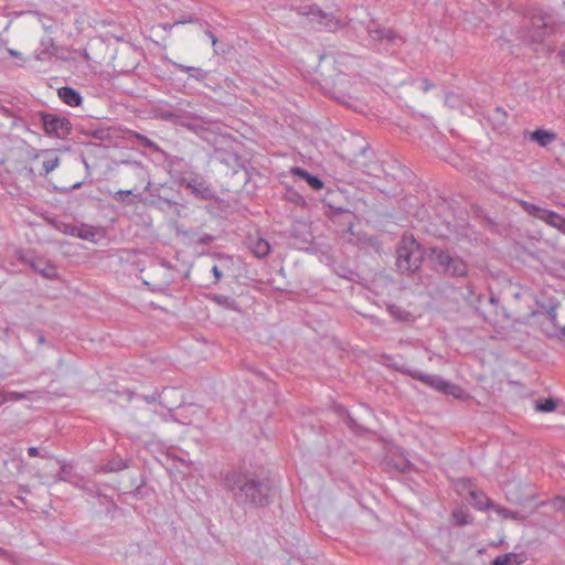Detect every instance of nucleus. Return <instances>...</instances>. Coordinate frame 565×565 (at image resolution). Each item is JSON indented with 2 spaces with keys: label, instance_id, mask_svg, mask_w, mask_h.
Instances as JSON below:
<instances>
[{
  "label": "nucleus",
  "instance_id": "1",
  "mask_svg": "<svg viewBox=\"0 0 565 565\" xmlns=\"http://www.w3.org/2000/svg\"><path fill=\"white\" fill-rule=\"evenodd\" d=\"M264 478L263 480H266ZM248 471H232L225 477V484L233 492L234 499L253 507H265L270 501V487Z\"/></svg>",
  "mask_w": 565,
  "mask_h": 565
},
{
  "label": "nucleus",
  "instance_id": "2",
  "mask_svg": "<svg viewBox=\"0 0 565 565\" xmlns=\"http://www.w3.org/2000/svg\"><path fill=\"white\" fill-rule=\"evenodd\" d=\"M425 252L417 241L405 235L396 247V267L401 273H415L422 266Z\"/></svg>",
  "mask_w": 565,
  "mask_h": 565
},
{
  "label": "nucleus",
  "instance_id": "3",
  "mask_svg": "<svg viewBox=\"0 0 565 565\" xmlns=\"http://www.w3.org/2000/svg\"><path fill=\"white\" fill-rule=\"evenodd\" d=\"M427 257L447 275L462 277L468 271V266L462 258L452 256L443 248L431 247Z\"/></svg>",
  "mask_w": 565,
  "mask_h": 565
},
{
  "label": "nucleus",
  "instance_id": "4",
  "mask_svg": "<svg viewBox=\"0 0 565 565\" xmlns=\"http://www.w3.org/2000/svg\"><path fill=\"white\" fill-rule=\"evenodd\" d=\"M60 164L56 152L52 149H44L33 152L28 158V167L32 174L44 177L52 172Z\"/></svg>",
  "mask_w": 565,
  "mask_h": 565
},
{
  "label": "nucleus",
  "instance_id": "5",
  "mask_svg": "<svg viewBox=\"0 0 565 565\" xmlns=\"http://www.w3.org/2000/svg\"><path fill=\"white\" fill-rule=\"evenodd\" d=\"M43 126L47 135L57 138H64L66 135H68L71 129V125L67 119L52 115L43 116Z\"/></svg>",
  "mask_w": 565,
  "mask_h": 565
},
{
  "label": "nucleus",
  "instance_id": "6",
  "mask_svg": "<svg viewBox=\"0 0 565 565\" xmlns=\"http://www.w3.org/2000/svg\"><path fill=\"white\" fill-rule=\"evenodd\" d=\"M522 205L529 214L546 222L547 224H550L552 226L562 227L564 224V220L555 212L541 209L539 206H535V205L526 203V202H523Z\"/></svg>",
  "mask_w": 565,
  "mask_h": 565
},
{
  "label": "nucleus",
  "instance_id": "7",
  "mask_svg": "<svg viewBox=\"0 0 565 565\" xmlns=\"http://www.w3.org/2000/svg\"><path fill=\"white\" fill-rule=\"evenodd\" d=\"M449 521L452 526H466L473 522V516L467 507H458L451 512Z\"/></svg>",
  "mask_w": 565,
  "mask_h": 565
},
{
  "label": "nucleus",
  "instance_id": "8",
  "mask_svg": "<svg viewBox=\"0 0 565 565\" xmlns=\"http://www.w3.org/2000/svg\"><path fill=\"white\" fill-rule=\"evenodd\" d=\"M186 188L191 190L193 194L201 199H209L212 196V190L210 185L200 178H193L186 182Z\"/></svg>",
  "mask_w": 565,
  "mask_h": 565
},
{
  "label": "nucleus",
  "instance_id": "9",
  "mask_svg": "<svg viewBox=\"0 0 565 565\" xmlns=\"http://www.w3.org/2000/svg\"><path fill=\"white\" fill-rule=\"evenodd\" d=\"M58 97L68 106L77 107L82 104L83 98L78 92L71 87H61L57 92Z\"/></svg>",
  "mask_w": 565,
  "mask_h": 565
},
{
  "label": "nucleus",
  "instance_id": "10",
  "mask_svg": "<svg viewBox=\"0 0 565 565\" xmlns=\"http://www.w3.org/2000/svg\"><path fill=\"white\" fill-rule=\"evenodd\" d=\"M525 559L526 556L524 553H508L497 556L492 565H521Z\"/></svg>",
  "mask_w": 565,
  "mask_h": 565
},
{
  "label": "nucleus",
  "instance_id": "11",
  "mask_svg": "<svg viewBox=\"0 0 565 565\" xmlns=\"http://www.w3.org/2000/svg\"><path fill=\"white\" fill-rule=\"evenodd\" d=\"M414 379H417L418 381L423 382L424 384L435 388L436 391L443 392L445 391V387L448 382L444 381L439 376L435 375H425L420 373L413 374Z\"/></svg>",
  "mask_w": 565,
  "mask_h": 565
},
{
  "label": "nucleus",
  "instance_id": "12",
  "mask_svg": "<svg viewBox=\"0 0 565 565\" xmlns=\"http://www.w3.org/2000/svg\"><path fill=\"white\" fill-rule=\"evenodd\" d=\"M291 173L294 175H297V177L306 180L307 183L315 190H321L323 188V182L319 178L311 175L310 173H308L306 170H303L301 168H298V167L292 168Z\"/></svg>",
  "mask_w": 565,
  "mask_h": 565
},
{
  "label": "nucleus",
  "instance_id": "13",
  "mask_svg": "<svg viewBox=\"0 0 565 565\" xmlns=\"http://www.w3.org/2000/svg\"><path fill=\"white\" fill-rule=\"evenodd\" d=\"M470 497L473 500V507L478 510L493 509L494 507V503L482 492L471 490Z\"/></svg>",
  "mask_w": 565,
  "mask_h": 565
},
{
  "label": "nucleus",
  "instance_id": "14",
  "mask_svg": "<svg viewBox=\"0 0 565 565\" xmlns=\"http://www.w3.org/2000/svg\"><path fill=\"white\" fill-rule=\"evenodd\" d=\"M249 244H250V249L254 253V255L259 258L267 256L270 250L269 243L266 239L260 238V237H257V238L250 241Z\"/></svg>",
  "mask_w": 565,
  "mask_h": 565
},
{
  "label": "nucleus",
  "instance_id": "15",
  "mask_svg": "<svg viewBox=\"0 0 565 565\" xmlns=\"http://www.w3.org/2000/svg\"><path fill=\"white\" fill-rule=\"evenodd\" d=\"M555 135L547 130L537 129L531 132V139L536 141L540 146L545 147L555 140Z\"/></svg>",
  "mask_w": 565,
  "mask_h": 565
},
{
  "label": "nucleus",
  "instance_id": "16",
  "mask_svg": "<svg viewBox=\"0 0 565 565\" xmlns=\"http://www.w3.org/2000/svg\"><path fill=\"white\" fill-rule=\"evenodd\" d=\"M557 402L553 398L539 399L534 402V411L536 413H551L555 411Z\"/></svg>",
  "mask_w": 565,
  "mask_h": 565
},
{
  "label": "nucleus",
  "instance_id": "17",
  "mask_svg": "<svg viewBox=\"0 0 565 565\" xmlns=\"http://www.w3.org/2000/svg\"><path fill=\"white\" fill-rule=\"evenodd\" d=\"M36 270H39L45 278L54 279L57 277V268L52 264H43L38 263L35 265Z\"/></svg>",
  "mask_w": 565,
  "mask_h": 565
},
{
  "label": "nucleus",
  "instance_id": "18",
  "mask_svg": "<svg viewBox=\"0 0 565 565\" xmlns=\"http://www.w3.org/2000/svg\"><path fill=\"white\" fill-rule=\"evenodd\" d=\"M214 265L218 266V268L225 274H228L234 268V259L233 257L227 255H218L217 263H215Z\"/></svg>",
  "mask_w": 565,
  "mask_h": 565
},
{
  "label": "nucleus",
  "instance_id": "19",
  "mask_svg": "<svg viewBox=\"0 0 565 565\" xmlns=\"http://www.w3.org/2000/svg\"><path fill=\"white\" fill-rule=\"evenodd\" d=\"M493 510L502 520L511 519V520L522 521L524 519L518 512L510 511L505 508H502V507H499L495 504L493 507Z\"/></svg>",
  "mask_w": 565,
  "mask_h": 565
},
{
  "label": "nucleus",
  "instance_id": "20",
  "mask_svg": "<svg viewBox=\"0 0 565 565\" xmlns=\"http://www.w3.org/2000/svg\"><path fill=\"white\" fill-rule=\"evenodd\" d=\"M444 393L447 395H451L458 399H463L468 396V394L465 392L463 388H461L460 386H458L456 384H451V383H447Z\"/></svg>",
  "mask_w": 565,
  "mask_h": 565
},
{
  "label": "nucleus",
  "instance_id": "21",
  "mask_svg": "<svg viewBox=\"0 0 565 565\" xmlns=\"http://www.w3.org/2000/svg\"><path fill=\"white\" fill-rule=\"evenodd\" d=\"M127 465L124 460L121 459H118V460H114V461H110L106 465V468L105 470L106 471H119L124 468H126Z\"/></svg>",
  "mask_w": 565,
  "mask_h": 565
},
{
  "label": "nucleus",
  "instance_id": "22",
  "mask_svg": "<svg viewBox=\"0 0 565 565\" xmlns=\"http://www.w3.org/2000/svg\"><path fill=\"white\" fill-rule=\"evenodd\" d=\"M411 462L403 455L394 462V467L399 471H406L411 469Z\"/></svg>",
  "mask_w": 565,
  "mask_h": 565
},
{
  "label": "nucleus",
  "instance_id": "23",
  "mask_svg": "<svg viewBox=\"0 0 565 565\" xmlns=\"http://www.w3.org/2000/svg\"><path fill=\"white\" fill-rule=\"evenodd\" d=\"M77 236L83 238V239L94 241L95 233L92 230L82 228V230L78 231Z\"/></svg>",
  "mask_w": 565,
  "mask_h": 565
},
{
  "label": "nucleus",
  "instance_id": "24",
  "mask_svg": "<svg viewBox=\"0 0 565 565\" xmlns=\"http://www.w3.org/2000/svg\"><path fill=\"white\" fill-rule=\"evenodd\" d=\"M212 273H213V275H214V282L220 281V279H221L224 275H226V274H225L224 271H222V270L218 268V266H216V265H213V266H212Z\"/></svg>",
  "mask_w": 565,
  "mask_h": 565
},
{
  "label": "nucleus",
  "instance_id": "25",
  "mask_svg": "<svg viewBox=\"0 0 565 565\" xmlns=\"http://www.w3.org/2000/svg\"><path fill=\"white\" fill-rule=\"evenodd\" d=\"M132 135L137 139H139L145 146H147V147H154V143L150 139H148L147 137H145V136L138 134V132H132Z\"/></svg>",
  "mask_w": 565,
  "mask_h": 565
},
{
  "label": "nucleus",
  "instance_id": "26",
  "mask_svg": "<svg viewBox=\"0 0 565 565\" xmlns=\"http://www.w3.org/2000/svg\"><path fill=\"white\" fill-rule=\"evenodd\" d=\"M319 17H320V23L324 24L327 28H331L332 26V21L330 19H328V17L326 14H322L321 12H319Z\"/></svg>",
  "mask_w": 565,
  "mask_h": 565
},
{
  "label": "nucleus",
  "instance_id": "27",
  "mask_svg": "<svg viewBox=\"0 0 565 565\" xmlns=\"http://www.w3.org/2000/svg\"><path fill=\"white\" fill-rule=\"evenodd\" d=\"M553 507L556 509H565V500L562 498H556L553 501Z\"/></svg>",
  "mask_w": 565,
  "mask_h": 565
},
{
  "label": "nucleus",
  "instance_id": "28",
  "mask_svg": "<svg viewBox=\"0 0 565 565\" xmlns=\"http://www.w3.org/2000/svg\"><path fill=\"white\" fill-rule=\"evenodd\" d=\"M28 454H29L30 457H36V456L40 455V450H39L38 447H30L28 449Z\"/></svg>",
  "mask_w": 565,
  "mask_h": 565
},
{
  "label": "nucleus",
  "instance_id": "29",
  "mask_svg": "<svg viewBox=\"0 0 565 565\" xmlns=\"http://www.w3.org/2000/svg\"><path fill=\"white\" fill-rule=\"evenodd\" d=\"M8 53L13 56V57H17V58H20L22 57V53L14 50V49H8Z\"/></svg>",
  "mask_w": 565,
  "mask_h": 565
},
{
  "label": "nucleus",
  "instance_id": "30",
  "mask_svg": "<svg viewBox=\"0 0 565 565\" xmlns=\"http://www.w3.org/2000/svg\"><path fill=\"white\" fill-rule=\"evenodd\" d=\"M209 36H210V38H211V40H212V44H213V45H215V44H216V42H217V39L215 38V35H214V34H212V33H209Z\"/></svg>",
  "mask_w": 565,
  "mask_h": 565
},
{
  "label": "nucleus",
  "instance_id": "31",
  "mask_svg": "<svg viewBox=\"0 0 565 565\" xmlns=\"http://www.w3.org/2000/svg\"><path fill=\"white\" fill-rule=\"evenodd\" d=\"M563 63L565 64V52H563Z\"/></svg>",
  "mask_w": 565,
  "mask_h": 565
},
{
  "label": "nucleus",
  "instance_id": "32",
  "mask_svg": "<svg viewBox=\"0 0 565 565\" xmlns=\"http://www.w3.org/2000/svg\"><path fill=\"white\" fill-rule=\"evenodd\" d=\"M81 184L79 183H76L73 185V188H78Z\"/></svg>",
  "mask_w": 565,
  "mask_h": 565
},
{
  "label": "nucleus",
  "instance_id": "33",
  "mask_svg": "<svg viewBox=\"0 0 565 565\" xmlns=\"http://www.w3.org/2000/svg\"><path fill=\"white\" fill-rule=\"evenodd\" d=\"M564 332H565V327H564Z\"/></svg>",
  "mask_w": 565,
  "mask_h": 565
}]
</instances>
